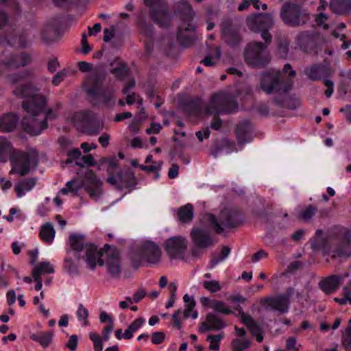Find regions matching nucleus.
Listing matches in <instances>:
<instances>
[{"label": "nucleus", "mask_w": 351, "mask_h": 351, "mask_svg": "<svg viewBox=\"0 0 351 351\" xmlns=\"http://www.w3.org/2000/svg\"><path fill=\"white\" fill-rule=\"evenodd\" d=\"M111 73H113L117 77L123 80L127 77L128 71L125 65L119 58H116L111 62Z\"/></svg>", "instance_id": "nucleus-32"}, {"label": "nucleus", "mask_w": 351, "mask_h": 351, "mask_svg": "<svg viewBox=\"0 0 351 351\" xmlns=\"http://www.w3.org/2000/svg\"><path fill=\"white\" fill-rule=\"evenodd\" d=\"M110 331V326H107L104 329V335L101 337L94 332L89 334L90 339L93 342L95 351H102L104 342L108 339V332Z\"/></svg>", "instance_id": "nucleus-30"}, {"label": "nucleus", "mask_w": 351, "mask_h": 351, "mask_svg": "<svg viewBox=\"0 0 351 351\" xmlns=\"http://www.w3.org/2000/svg\"><path fill=\"white\" fill-rule=\"evenodd\" d=\"M237 108L234 99L225 92L215 94L207 106L209 114L233 112Z\"/></svg>", "instance_id": "nucleus-8"}, {"label": "nucleus", "mask_w": 351, "mask_h": 351, "mask_svg": "<svg viewBox=\"0 0 351 351\" xmlns=\"http://www.w3.org/2000/svg\"><path fill=\"white\" fill-rule=\"evenodd\" d=\"M129 257L135 267L141 266L144 261L156 264L161 260L162 251L156 242L146 238L135 243Z\"/></svg>", "instance_id": "nucleus-4"}, {"label": "nucleus", "mask_w": 351, "mask_h": 351, "mask_svg": "<svg viewBox=\"0 0 351 351\" xmlns=\"http://www.w3.org/2000/svg\"><path fill=\"white\" fill-rule=\"evenodd\" d=\"M236 312L237 313L236 315L240 317L241 322L250 329L252 336L254 337L258 342H261L263 340V336L259 326L254 322L252 317L244 313L241 308H236L234 313Z\"/></svg>", "instance_id": "nucleus-17"}, {"label": "nucleus", "mask_w": 351, "mask_h": 351, "mask_svg": "<svg viewBox=\"0 0 351 351\" xmlns=\"http://www.w3.org/2000/svg\"><path fill=\"white\" fill-rule=\"evenodd\" d=\"M280 15L282 21L287 25H300L305 22L304 14L295 4H285Z\"/></svg>", "instance_id": "nucleus-13"}, {"label": "nucleus", "mask_w": 351, "mask_h": 351, "mask_svg": "<svg viewBox=\"0 0 351 351\" xmlns=\"http://www.w3.org/2000/svg\"><path fill=\"white\" fill-rule=\"evenodd\" d=\"M300 346V345L297 344L296 339L294 337H290L287 340L286 348L288 350L292 351H299Z\"/></svg>", "instance_id": "nucleus-53"}, {"label": "nucleus", "mask_w": 351, "mask_h": 351, "mask_svg": "<svg viewBox=\"0 0 351 351\" xmlns=\"http://www.w3.org/2000/svg\"><path fill=\"white\" fill-rule=\"evenodd\" d=\"M82 52L84 55H86L91 51V47L88 43V41L86 40V35L85 33L82 34Z\"/></svg>", "instance_id": "nucleus-56"}, {"label": "nucleus", "mask_w": 351, "mask_h": 351, "mask_svg": "<svg viewBox=\"0 0 351 351\" xmlns=\"http://www.w3.org/2000/svg\"><path fill=\"white\" fill-rule=\"evenodd\" d=\"M107 69L97 66L90 76L91 86L87 89L95 105H108L110 99L108 82L106 80Z\"/></svg>", "instance_id": "nucleus-5"}, {"label": "nucleus", "mask_w": 351, "mask_h": 351, "mask_svg": "<svg viewBox=\"0 0 351 351\" xmlns=\"http://www.w3.org/2000/svg\"><path fill=\"white\" fill-rule=\"evenodd\" d=\"M9 161L12 165L10 173L20 176L28 174L31 167H35L37 165L36 154L34 151L21 152L16 149L14 156Z\"/></svg>", "instance_id": "nucleus-7"}, {"label": "nucleus", "mask_w": 351, "mask_h": 351, "mask_svg": "<svg viewBox=\"0 0 351 351\" xmlns=\"http://www.w3.org/2000/svg\"><path fill=\"white\" fill-rule=\"evenodd\" d=\"M77 346V337L75 335L70 337L66 346L71 350H75Z\"/></svg>", "instance_id": "nucleus-58"}, {"label": "nucleus", "mask_w": 351, "mask_h": 351, "mask_svg": "<svg viewBox=\"0 0 351 351\" xmlns=\"http://www.w3.org/2000/svg\"><path fill=\"white\" fill-rule=\"evenodd\" d=\"M132 178L133 176L131 173H119L117 176H111V191H117L130 187L131 183L129 180Z\"/></svg>", "instance_id": "nucleus-24"}, {"label": "nucleus", "mask_w": 351, "mask_h": 351, "mask_svg": "<svg viewBox=\"0 0 351 351\" xmlns=\"http://www.w3.org/2000/svg\"><path fill=\"white\" fill-rule=\"evenodd\" d=\"M322 71L323 67L319 66H313L311 68L306 69V74L311 80H315L321 77Z\"/></svg>", "instance_id": "nucleus-45"}, {"label": "nucleus", "mask_w": 351, "mask_h": 351, "mask_svg": "<svg viewBox=\"0 0 351 351\" xmlns=\"http://www.w3.org/2000/svg\"><path fill=\"white\" fill-rule=\"evenodd\" d=\"M184 308L178 309L172 315L173 319V326L180 330L182 326V319H186L192 317L196 319L198 317V312L195 310L196 305L195 301L193 296L185 294L183 297Z\"/></svg>", "instance_id": "nucleus-12"}, {"label": "nucleus", "mask_w": 351, "mask_h": 351, "mask_svg": "<svg viewBox=\"0 0 351 351\" xmlns=\"http://www.w3.org/2000/svg\"><path fill=\"white\" fill-rule=\"evenodd\" d=\"M165 339V335L162 332H156L152 335V342L154 344L160 343Z\"/></svg>", "instance_id": "nucleus-59"}, {"label": "nucleus", "mask_w": 351, "mask_h": 351, "mask_svg": "<svg viewBox=\"0 0 351 351\" xmlns=\"http://www.w3.org/2000/svg\"><path fill=\"white\" fill-rule=\"evenodd\" d=\"M33 73L30 71H25L20 75H10L8 77V80L12 83H16L19 81L21 79H27L32 78L33 77Z\"/></svg>", "instance_id": "nucleus-49"}, {"label": "nucleus", "mask_w": 351, "mask_h": 351, "mask_svg": "<svg viewBox=\"0 0 351 351\" xmlns=\"http://www.w3.org/2000/svg\"><path fill=\"white\" fill-rule=\"evenodd\" d=\"M326 245V239L322 231L317 230L314 240L311 243L312 247L315 250H319L324 248Z\"/></svg>", "instance_id": "nucleus-40"}, {"label": "nucleus", "mask_w": 351, "mask_h": 351, "mask_svg": "<svg viewBox=\"0 0 351 351\" xmlns=\"http://www.w3.org/2000/svg\"><path fill=\"white\" fill-rule=\"evenodd\" d=\"M83 173L85 176L83 180L74 179L66 182V187L62 189L60 193L75 195L82 187L87 189L90 195L97 200L103 193L101 182L97 179L92 171L84 169Z\"/></svg>", "instance_id": "nucleus-6"}, {"label": "nucleus", "mask_w": 351, "mask_h": 351, "mask_svg": "<svg viewBox=\"0 0 351 351\" xmlns=\"http://www.w3.org/2000/svg\"><path fill=\"white\" fill-rule=\"evenodd\" d=\"M163 247L171 260H181L184 258L188 247V241L182 236L172 237L164 241Z\"/></svg>", "instance_id": "nucleus-11"}, {"label": "nucleus", "mask_w": 351, "mask_h": 351, "mask_svg": "<svg viewBox=\"0 0 351 351\" xmlns=\"http://www.w3.org/2000/svg\"><path fill=\"white\" fill-rule=\"evenodd\" d=\"M343 343L347 348L351 346V319L348 327L343 334Z\"/></svg>", "instance_id": "nucleus-50"}, {"label": "nucleus", "mask_w": 351, "mask_h": 351, "mask_svg": "<svg viewBox=\"0 0 351 351\" xmlns=\"http://www.w3.org/2000/svg\"><path fill=\"white\" fill-rule=\"evenodd\" d=\"M66 76V71L65 70H62L57 73L52 78V84L54 86H58L65 78Z\"/></svg>", "instance_id": "nucleus-52"}, {"label": "nucleus", "mask_w": 351, "mask_h": 351, "mask_svg": "<svg viewBox=\"0 0 351 351\" xmlns=\"http://www.w3.org/2000/svg\"><path fill=\"white\" fill-rule=\"evenodd\" d=\"M36 184V179L34 178H27L19 180L14 186V191L16 197L21 199L27 193L32 191Z\"/></svg>", "instance_id": "nucleus-20"}, {"label": "nucleus", "mask_w": 351, "mask_h": 351, "mask_svg": "<svg viewBox=\"0 0 351 351\" xmlns=\"http://www.w3.org/2000/svg\"><path fill=\"white\" fill-rule=\"evenodd\" d=\"M145 4L150 8L152 17L162 27L170 22V16L164 8L162 0H146Z\"/></svg>", "instance_id": "nucleus-14"}, {"label": "nucleus", "mask_w": 351, "mask_h": 351, "mask_svg": "<svg viewBox=\"0 0 351 351\" xmlns=\"http://www.w3.org/2000/svg\"><path fill=\"white\" fill-rule=\"evenodd\" d=\"M53 333L51 331L38 332L32 334L30 337L31 339L38 341L43 348H47L52 341Z\"/></svg>", "instance_id": "nucleus-33"}, {"label": "nucleus", "mask_w": 351, "mask_h": 351, "mask_svg": "<svg viewBox=\"0 0 351 351\" xmlns=\"http://www.w3.org/2000/svg\"><path fill=\"white\" fill-rule=\"evenodd\" d=\"M31 58L27 54H20L12 58L7 62H0V68L13 69L23 66L29 62Z\"/></svg>", "instance_id": "nucleus-27"}, {"label": "nucleus", "mask_w": 351, "mask_h": 351, "mask_svg": "<svg viewBox=\"0 0 351 351\" xmlns=\"http://www.w3.org/2000/svg\"><path fill=\"white\" fill-rule=\"evenodd\" d=\"M81 157L82 155L80 150L78 149H73L69 153L67 162L69 163L74 162L75 164L77 160H80Z\"/></svg>", "instance_id": "nucleus-51"}, {"label": "nucleus", "mask_w": 351, "mask_h": 351, "mask_svg": "<svg viewBox=\"0 0 351 351\" xmlns=\"http://www.w3.org/2000/svg\"><path fill=\"white\" fill-rule=\"evenodd\" d=\"M339 283L340 277L332 276L322 280L319 282V287L326 294H330L338 288Z\"/></svg>", "instance_id": "nucleus-29"}, {"label": "nucleus", "mask_w": 351, "mask_h": 351, "mask_svg": "<svg viewBox=\"0 0 351 351\" xmlns=\"http://www.w3.org/2000/svg\"><path fill=\"white\" fill-rule=\"evenodd\" d=\"M232 225V215L229 210H222L219 219L212 214H206L201 219L199 223L195 226L191 231V237L193 244L199 248H207L212 245L213 240L210 230L221 232L224 227Z\"/></svg>", "instance_id": "nucleus-2"}, {"label": "nucleus", "mask_w": 351, "mask_h": 351, "mask_svg": "<svg viewBox=\"0 0 351 351\" xmlns=\"http://www.w3.org/2000/svg\"><path fill=\"white\" fill-rule=\"evenodd\" d=\"M316 208L313 206H308L304 210H302L300 214L299 217L303 220H308L310 219L315 213Z\"/></svg>", "instance_id": "nucleus-47"}, {"label": "nucleus", "mask_w": 351, "mask_h": 351, "mask_svg": "<svg viewBox=\"0 0 351 351\" xmlns=\"http://www.w3.org/2000/svg\"><path fill=\"white\" fill-rule=\"evenodd\" d=\"M145 322V319L142 317H138L133 321L126 329V339H130L133 337L134 333L141 328Z\"/></svg>", "instance_id": "nucleus-38"}, {"label": "nucleus", "mask_w": 351, "mask_h": 351, "mask_svg": "<svg viewBox=\"0 0 351 351\" xmlns=\"http://www.w3.org/2000/svg\"><path fill=\"white\" fill-rule=\"evenodd\" d=\"M76 315L77 317L78 320L82 322L83 326H88L89 325V322L88 321V311L86 308L84 306L83 304H80L78 305L77 310L76 311Z\"/></svg>", "instance_id": "nucleus-42"}, {"label": "nucleus", "mask_w": 351, "mask_h": 351, "mask_svg": "<svg viewBox=\"0 0 351 351\" xmlns=\"http://www.w3.org/2000/svg\"><path fill=\"white\" fill-rule=\"evenodd\" d=\"M324 85L327 87V89L325 91V95L326 96V97H330L332 93H333V82L332 81H330V80H324Z\"/></svg>", "instance_id": "nucleus-60"}, {"label": "nucleus", "mask_w": 351, "mask_h": 351, "mask_svg": "<svg viewBox=\"0 0 351 351\" xmlns=\"http://www.w3.org/2000/svg\"><path fill=\"white\" fill-rule=\"evenodd\" d=\"M130 145L132 148L142 149L144 147L143 140L137 136L130 141Z\"/></svg>", "instance_id": "nucleus-62"}, {"label": "nucleus", "mask_w": 351, "mask_h": 351, "mask_svg": "<svg viewBox=\"0 0 351 351\" xmlns=\"http://www.w3.org/2000/svg\"><path fill=\"white\" fill-rule=\"evenodd\" d=\"M226 326L223 321L215 313H210L206 316V321L199 327L201 332L208 330H218Z\"/></svg>", "instance_id": "nucleus-22"}, {"label": "nucleus", "mask_w": 351, "mask_h": 351, "mask_svg": "<svg viewBox=\"0 0 351 351\" xmlns=\"http://www.w3.org/2000/svg\"><path fill=\"white\" fill-rule=\"evenodd\" d=\"M245 60L252 67L265 66L269 61L266 45L261 43L249 44L245 49Z\"/></svg>", "instance_id": "nucleus-9"}, {"label": "nucleus", "mask_w": 351, "mask_h": 351, "mask_svg": "<svg viewBox=\"0 0 351 351\" xmlns=\"http://www.w3.org/2000/svg\"><path fill=\"white\" fill-rule=\"evenodd\" d=\"M162 125L158 123H152L150 128H147L145 132L147 134H158L160 132Z\"/></svg>", "instance_id": "nucleus-55"}, {"label": "nucleus", "mask_w": 351, "mask_h": 351, "mask_svg": "<svg viewBox=\"0 0 351 351\" xmlns=\"http://www.w3.org/2000/svg\"><path fill=\"white\" fill-rule=\"evenodd\" d=\"M140 123H141L133 119L128 124V128L132 134H138L140 131Z\"/></svg>", "instance_id": "nucleus-54"}, {"label": "nucleus", "mask_w": 351, "mask_h": 351, "mask_svg": "<svg viewBox=\"0 0 351 351\" xmlns=\"http://www.w3.org/2000/svg\"><path fill=\"white\" fill-rule=\"evenodd\" d=\"M111 277L117 278L121 272L122 261L120 252L111 246Z\"/></svg>", "instance_id": "nucleus-28"}, {"label": "nucleus", "mask_w": 351, "mask_h": 351, "mask_svg": "<svg viewBox=\"0 0 351 351\" xmlns=\"http://www.w3.org/2000/svg\"><path fill=\"white\" fill-rule=\"evenodd\" d=\"M19 122V117L14 113L5 114L0 117V132H10L13 131Z\"/></svg>", "instance_id": "nucleus-25"}, {"label": "nucleus", "mask_w": 351, "mask_h": 351, "mask_svg": "<svg viewBox=\"0 0 351 351\" xmlns=\"http://www.w3.org/2000/svg\"><path fill=\"white\" fill-rule=\"evenodd\" d=\"M202 284L204 288L210 293H216L221 289V286L217 280H205Z\"/></svg>", "instance_id": "nucleus-43"}, {"label": "nucleus", "mask_w": 351, "mask_h": 351, "mask_svg": "<svg viewBox=\"0 0 351 351\" xmlns=\"http://www.w3.org/2000/svg\"><path fill=\"white\" fill-rule=\"evenodd\" d=\"M146 291L143 289H138L133 295L132 302H139L146 295Z\"/></svg>", "instance_id": "nucleus-57"}, {"label": "nucleus", "mask_w": 351, "mask_h": 351, "mask_svg": "<svg viewBox=\"0 0 351 351\" xmlns=\"http://www.w3.org/2000/svg\"><path fill=\"white\" fill-rule=\"evenodd\" d=\"M235 337L232 339L231 346L234 351H244L252 344L250 339L246 337V331L241 328L234 327Z\"/></svg>", "instance_id": "nucleus-19"}, {"label": "nucleus", "mask_w": 351, "mask_h": 351, "mask_svg": "<svg viewBox=\"0 0 351 351\" xmlns=\"http://www.w3.org/2000/svg\"><path fill=\"white\" fill-rule=\"evenodd\" d=\"M15 152L12 141L4 136H0V163L8 162Z\"/></svg>", "instance_id": "nucleus-21"}, {"label": "nucleus", "mask_w": 351, "mask_h": 351, "mask_svg": "<svg viewBox=\"0 0 351 351\" xmlns=\"http://www.w3.org/2000/svg\"><path fill=\"white\" fill-rule=\"evenodd\" d=\"M200 302L204 306L213 309L216 312L225 315L234 313L224 302L219 300H210L208 298L203 297L200 299Z\"/></svg>", "instance_id": "nucleus-23"}, {"label": "nucleus", "mask_w": 351, "mask_h": 351, "mask_svg": "<svg viewBox=\"0 0 351 351\" xmlns=\"http://www.w3.org/2000/svg\"><path fill=\"white\" fill-rule=\"evenodd\" d=\"M55 230L53 227V226L49 223H47L43 226L41 227L40 231V236L42 240L45 241L46 243H51L55 237Z\"/></svg>", "instance_id": "nucleus-35"}, {"label": "nucleus", "mask_w": 351, "mask_h": 351, "mask_svg": "<svg viewBox=\"0 0 351 351\" xmlns=\"http://www.w3.org/2000/svg\"><path fill=\"white\" fill-rule=\"evenodd\" d=\"M179 166L176 164V163H173L171 167H170V169H169V172H168V176L170 179H173L175 178H176L178 175V171H179Z\"/></svg>", "instance_id": "nucleus-61"}, {"label": "nucleus", "mask_w": 351, "mask_h": 351, "mask_svg": "<svg viewBox=\"0 0 351 351\" xmlns=\"http://www.w3.org/2000/svg\"><path fill=\"white\" fill-rule=\"evenodd\" d=\"M39 88L30 82L17 86L14 95L24 97L23 107L27 114L23 118L22 125L24 130L32 135H38L47 128V121L56 117L51 110L46 111L45 98L38 94Z\"/></svg>", "instance_id": "nucleus-1"}, {"label": "nucleus", "mask_w": 351, "mask_h": 351, "mask_svg": "<svg viewBox=\"0 0 351 351\" xmlns=\"http://www.w3.org/2000/svg\"><path fill=\"white\" fill-rule=\"evenodd\" d=\"M178 215L182 222H189L193 218V208L191 204H186L180 208Z\"/></svg>", "instance_id": "nucleus-37"}, {"label": "nucleus", "mask_w": 351, "mask_h": 351, "mask_svg": "<svg viewBox=\"0 0 351 351\" xmlns=\"http://www.w3.org/2000/svg\"><path fill=\"white\" fill-rule=\"evenodd\" d=\"M75 122H80L83 125H89L95 120V115L90 111H81L76 112L73 117Z\"/></svg>", "instance_id": "nucleus-34"}, {"label": "nucleus", "mask_w": 351, "mask_h": 351, "mask_svg": "<svg viewBox=\"0 0 351 351\" xmlns=\"http://www.w3.org/2000/svg\"><path fill=\"white\" fill-rule=\"evenodd\" d=\"M223 39L229 44H233L238 38L237 31L228 22L223 23L221 25Z\"/></svg>", "instance_id": "nucleus-31"}, {"label": "nucleus", "mask_w": 351, "mask_h": 351, "mask_svg": "<svg viewBox=\"0 0 351 351\" xmlns=\"http://www.w3.org/2000/svg\"><path fill=\"white\" fill-rule=\"evenodd\" d=\"M53 266L49 261L39 263L35 265L32 270V274L39 276L45 274H53Z\"/></svg>", "instance_id": "nucleus-36"}, {"label": "nucleus", "mask_w": 351, "mask_h": 351, "mask_svg": "<svg viewBox=\"0 0 351 351\" xmlns=\"http://www.w3.org/2000/svg\"><path fill=\"white\" fill-rule=\"evenodd\" d=\"M343 298H334V300L341 305H345L347 303L351 305V290L348 287H343Z\"/></svg>", "instance_id": "nucleus-44"}, {"label": "nucleus", "mask_w": 351, "mask_h": 351, "mask_svg": "<svg viewBox=\"0 0 351 351\" xmlns=\"http://www.w3.org/2000/svg\"><path fill=\"white\" fill-rule=\"evenodd\" d=\"M99 171L108 173L110 171V160L108 158H102L95 165Z\"/></svg>", "instance_id": "nucleus-46"}, {"label": "nucleus", "mask_w": 351, "mask_h": 351, "mask_svg": "<svg viewBox=\"0 0 351 351\" xmlns=\"http://www.w3.org/2000/svg\"><path fill=\"white\" fill-rule=\"evenodd\" d=\"M223 338V334L219 333L217 335H209L206 341L209 342V348L211 350L218 351L219 350V342Z\"/></svg>", "instance_id": "nucleus-39"}, {"label": "nucleus", "mask_w": 351, "mask_h": 351, "mask_svg": "<svg viewBox=\"0 0 351 351\" xmlns=\"http://www.w3.org/2000/svg\"><path fill=\"white\" fill-rule=\"evenodd\" d=\"M247 26L255 32H260L261 37L266 41L269 42L271 36L268 33V29L271 27L274 24L273 17L269 14H252L247 17Z\"/></svg>", "instance_id": "nucleus-10"}, {"label": "nucleus", "mask_w": 351, "mask_h": 351, "mask_svg": "<svg viewBox=\"0 0 351 351\" xmlns=\"http://www.w3.org/2000/svg\"><path fill=\"white\" fill-rule=\"evenodd\" d=\"M0 182H1V188L3 191H8L12 186V183L11 180H6L3 177L1 178Z\"/></svg>", "instance_id": "nucleus-64"}, {"label": "nucleus", "mask_w": 351, "mask_h": 351, "mask_svg": "<svg viewBox=\"0 0 351 351\" xmlns=\"http://www.w3.org/2000/svg\"><path fill=\"white\" fill-rule=\"evenodd\" d=\"M68 242L69 245L71 247V252H74V256L84 261L90 269L104 265L105 259L109 256L108 244H106L103 248H98L93 243H86L82 234H71Z\"/></svg>", "instance_id": "nucleus-3"}, {"label": "nucleus", "mask_w": 351, "mask_h": 351, "mask_svg": "<svg viewBox=\"0 0 351 351\" xmlns=\"http://www.w3.org/2000/svg\"><path fill=\"white\" fill-rule=\"evenodd\" d=\"M95 165V160L91 155H86L81 157L80 160L75 162V165L82 166H93Z\"/></svg>", "instance_id": "nucleus-48"}, {"label": "nucleus", "mask_w": 351, "mask_h": 351, "mask_svg": "<svg viewBox=\"0 0 351 351\" xmlns=\"http://www.w3.org/2000/svg\"><path fill=\"white\" fill-rule=\"evenodd\" d=\"M78 68L82 72H88L92 71L93 65L85 61L78 62Z\"/></svg>", "instance_id": "nucleus-63"}, {"label": "nucleus", "mask_w": 351, "mask_h": 351, "mask_svg": "<svg viewBox=\"0 0 351 351\" xmlns=\"http://www.w3.org/2000/svg\"><path fill=\"white\" fill-rule=\"evenodd\" d=\"M71 247L66 250V256L64 259V267L66 272L71 276L76 275L78 272V262L80 259L74 256V252H71Z\"/></svg>", "instance_id": "nucleus-26"}, {"label": "nucleus", "mask_w": 351, "mask_h": 351, "mask_svg": "<svg viewBox=\"0 0 351 351\" xmlns=\"http://www.w3.org/2000/svg\"><path fill=\"white\" fill-rule=\"evenodd\" d=\"M351 256V246L349 243L345 242L341 244L336 251L333 252L332 256L349 257Z\"/></svg>", "instance_id": "nucleus-41"}, {"label": "nucleus", "mask_w": 351, "mask_h": 351, "mask_svg": "<svg viewBox=\"0 0 351 351\" xmlns=\"http://www.w3.org/2000/svg\"><path fill=\"white\" fill-rule=\"evenodd\" d=\"M186 10L189 14V17L183 20L182 23L180 25L178 36L181 45L184 47H189L192 44V41L191 40H188L184 38V32L191 33L193 32L195 28V26L191 21V16L194 15L191 6L186 5Z\"/></svg>", "instance_id": "nucleus-18"}, {"label": "nucleus", "mask_w": 351, "mask_h": 351, "mask_svg": "<svg viewBox=\"0 0 351 351\" xmlns=\"http://www.w3.org/2000/svg\"><path fill=\"white\" fill-rule=\"evenodd\" d=\"M280 72L278 71H270L262 75L261 86L263 90L268 94L274 93L280 90V82L279 81Z\"/></svg>", "instance_id": "nucleus-15"}, {"label": "nucleus", "mask_w": 351, "mask_h": 351, "mask_svg": "<svg viewBox=\"0 0 351 351\" xmlns=\"http://www.w3.org/2000/svg\"><path fill=\"white\" fill-rule=\"evenodd\" d=\"M289 295L290 293H287L274 298H265L262 300V304L267 309L287 313L289 309Z\"/></svg>", "instance_id": "nucleus-16"}]
</instances>
